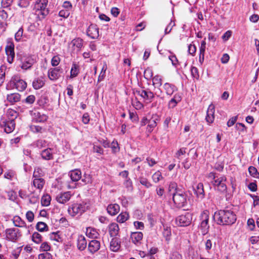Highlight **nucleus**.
<instances>
[{
	"mask_svg": "<svg viewBox=\"0 0 259 259\" xmlns=\"http://www.w3.org/2000/svg\"><path fill=\"white\" fill-rule=\"evenodd\" d=\"M213 219L220 225H231L236 221V215L234 212L230 209L220 210L213 215Z\"/></svg>",
	"mask_w": 259,
	"mask_h": 259,
	"instance_id": "f257e3e1",
	"label": "nucleus"
},
{
	"mask_svg": "<svg viewBox=\"0 0 259 259\" xmlns=\"http://www.w3.org/2000/svg\"><path fill=\"white\" fill-rule=\"evenodd\" d=\"M48 4V0H36L34 10L37 18L39 20L44 19L49 13V10L47 8Z\"/></svg>",
	"mask_w": 259,
	"mask_h": 259,
	"instance_id": "f03ea898",
	"label": "nucleus"
},
{
	"mask_svg": "<svg viewBox=\"0 0 259 259\" xmlns=\"http://www.w3.org/2000/svg\"><path fill=\"white\" fill-rule=\"evenodd\" d=\"M209 177L212 179L211 183L215 189L221 193L227 192V187L226 184L227 179L225 176L219 177L215 176V173L210 172L209 174Z\"/></svg>",
	"mask_w": 259,
	"mask_h": 259,
	"instance_id": "7ed1b4c3",
	"label": "nucleus"
},
{
	"mask_svg": "<svg viewBox=\"0 0 259 259\" xmlns=\"http://www.w3.org/2000/svg\"><path fill=\"white\" fill-rule=\"evenodd\" d=\"M88 208L87 203L84 202L75 203L68 208V211L70 215L75 217L80 215Z\"/></svg>",
	"mask_w": 259,
	"mask_h": 259,
	"instance_id": "20e7f679",
	"label": "nucleus"
},
{
	"mask_svg": "<svg viewBox=\"0 0 259 259\" xmlns=\"http://www.w3.org/2000/svg\"><path fill=\"white\" fill-rule=\"evenodd\" d=\"M173 201L177 207L181 208L187 203V195L181 190L172 194Z\"/></svg>",
	"mask_w": 259,
	"mask_h": 259,
	"instance_id": "39448f33",
	"label": "nucleus"
},
{
	"mask_svg": "<svg viewBox=\"0 0 259 259\" xmlns=\"http://www.w3.org/2000/svg\"><path fill=\"white\" fill-rule=\"evenodd\" d=\"M5 235L8 240L13 242L16 241L21 236L19 230L16 228L7 229Z\"/></svg>",
	"mask_w": 259,
	"mask_h": 259,
	"instance_id": "423d86ee",
	"label": "nucleus"
},
{
	"mask_svg": "<svg viewBox=\"0 0 259 259\" xmlns=\"http://www.w3.org/2000/svg\"><path fill=\"white\" fill-rule=\"evenodd\" d=\"M176 223L180 226H187L189 225L192 221V215L189 213L185 215H181L176 218Z\"/></svg>",
	"mask_w": 259,
	"mask_h": 259,
	"instance_id": "0eeeda50",
	"label": "nucleus"
},
{
	"mask_svg": "<svg viewBox=\"0 0 259 259\" xmlns=\"http://www.w3.org/2000/svg\"><path fill=\"white\" fill-rule=\"evenodd\" d=\"M87 34L92 39H97L99 36V28L96 24H91L87 29Z\"/></svg>",
	"mask_w": 259,
	"mask_h": 259,
	"instance_id": "6e6552de",
	"label": "nucleus"
},
{
	"mask_svg": "<svg viewBox=\"0 0 259 259\" xmlns=\"http://www.w3.org/2000/svg\"><path fill=\"white\" fill-rule=\"evenodd\" d=\"M31 115L33 121L36 122H43L47 120V116L38 111L34 110L31 111Z\"/></svg>",
	"mask_w": 259,
	"mask_h": 259,
	"instance_id": "1a4fd4ad",
	"label": "nucleus"
},
{
	"mask_svg": "<svg viewBox=\"0 0 259 259\" xmlns=\"http://www.w3.org/2000/svg\"><path fill=\"white\" fill-rule=\"evenodd\" d=\"M11 82L14 84L16 89L19 91H23L27 87L26 82L18 76L13 77Z\"/></svg>",
	"mask_w": 259,
	"mask_h": 259,
	"instance_id": "9d476101",
	"label": "nucleus"
},
{
	"mask_svg": "<svg viewBox=\"0 0 259 259\" xmlns=\"http://www.w3.org/2000/svg\"><path fill=\"white\" fill-rule=\"evenodd\" d=\"M21 67L22 69L27 70L31 67L34 63V60L31 57H23L21 59Z\"/></svg>",
	"mask_w": 259,
	"mask_h": 259,
	"instance_id": "9b49d317",
	"label": "nucleus"
},
{
	"mask_svg": "<svg viewBox=\"0 0 259 259\" xmlns=\"http://www.w3.org/2000/svg\"><path fill=\"white\" fill-rule=\"evenodd\" d=\"M5 50L7 55L8 62L11 64L13 63L15 57L14 44L13 43H10L6 46Z\"/></svg>",
	"mask_w": 259,
	"mask_h": 259,
	"instance_id": "f8f14e48",
	"label": "nucleus"
},
{
	"mask_svg": "<svg viewBox=\"0 0 259 259\" xmlns=\"http://www.w3.org/2000/svg\"><path fill=\"white\" fill-rule=\"evenodd\" d=\"M2 126L4 128L5 132L9 134L12 133L15 127V122L13 119H8L6 121H3Z\"/></svg>",
	"mask_w": 259,
	"mask_h": 259,
	"instance_id": "ddd939ff",
	"label": "nucleus"
},
{
	"mask_svg": "<svg viewBox=\"0 0 259 259\" xmlns=\"http://www.w3.org/2000/svg\"><path fill=\"white\" fill-rule=\"evenodd\" d=\"M137 93L138 95L144 99L149 101L150 102H151L154 97V94L149 90L141 89L139 91H137Z\"/></svg>",
	"mask_w": 259,
	"mask_h": 259,
	"instance_id": "4468645a",
	"label": "nucleus"
},
{
	"mask_svg": "<svg viewBox=\"0 0 259 259\" xmlns=\"http://www.w3.org/2000/svg\"><path fill=\"white\" fill-rule=\"evenodd\" d=\"M62 69L59 67L50 69L48 71V77L52 80H57L60 76Z\"/></svg>",
	"mask_w": 259,
	"mask_h": 259,
	"instance_id": "2eb2a0df",
	"label": "nucleus"
},
{
	"mask_svg": "<svg viewBox=\"0 0 259 259\" xmlns=\"http://www.w3.org/2000/svg\"><path fill=\"white\" fill-rule=\"evenodd\" d=\"M214 111H215V108L213 104H210L208 106L207 111V114L205 117V120L206 122L208 124L212 123L214 119Z\"/></svg>",
	"mask_w": 259,
	"mask_h": 259,
	"instance_id": "dca6fc26",
	"label": "nucleus"
},
{
	"mask_svg": "<svg viewBox=\"0 0 259 259\" xmlns=\"http://www.w3.org/2000/svg\"><path fill=\"white\" fill-rule=\"evenodd\" d=\"M53 149L47 148L42 150L40 153L41 158L46 160H52L54 159Z\"/></svg>",
	"mask_w": 259,
	"mask_h": 259,
	"instance_id": "f3484780",
	"label": "nucleus"
},
{
	"mask_svg": "<svg viewBox=\"0 0 259 259\" xmlns=\"http://www.w3.org/2000/svg\"><path fill=\"white\" fill-rule=\"evenodd\" d=\"M71 196V194L70 192H65L58 194L56 199L58 202L64 204L69 200Z\"/></svg>",
	"mask_w": 259,
	"mask_h": 259,
	"instance_id": "a211bd4d",
	"label": "nucleus"
},
{
	"mask_svg": "<svg viewBox=\"0 0 259 259\" xmlns=\"http://www.w3.org/2000/svg\"><path fill=\"white\" fill-rule=\"evenodd\" d=\"M194 193L197 197L202 200L205 197L203 185L201 183H198L196 187H194Z\"/></svg>",
	"mask_w": 259,
	"mask_h": 259,
	"instance_id": "6ab92c4d",
	"label": "nucleus"
},
{
	"mask_svg": "<svg viewBox=\"0 0 259 259\" xmlns=\"http://www.w3.org/2000/svg\"><path fill=\"white\" fill-rule=\"evenodd\" d=\"M159 120L158 116L155 114L152 115V117L148 121V124L147 127L148 133H151L154 128L157 125V121Z\"/></svg>",
	"mask_w": 259,
	"mask_h": 259,
	"instance_id": "aec40b11",
	"label": "nucleus"
},
{
	"mask_svg": "<svg viewBox=\"0 0 259 259\" xmlns=\"http://www.w3.org/2000/svg\"><path fill=\"white\" fill-rule=\"evenodd\" d=\"M143 237V233L141 232H133L131 235L132 241L136 245H139L141 243Z\"/></svg>",
	"mask_w": 259,
	"mask_h": 259,
	"instance_id": "412c9836",
	"label": "nucleus"
},
{
	"mask_svg": "<svg viewBox=\"0 0 259 259\" xmlns=\"http://www.w3.org/2000/svg\"><path fill=\"white\" fill-rule=\"evenodd\" d=\"M100 248V242L96 240H93L89 242L88 249L90 252L94 253Z\"/></svg>",
	"mask_w": 259,
	"mask_h": 259,
	"instance_id": "4be33fe9",
	"label": "nucleus"
},
{
	"mask_svg": "<svg viewBox=\"0 0 259 259\" xmlns=\"http://www.w3.org/2000/svg\"><path fill=\"white\" fill-rule=\"evenodd\" d=\"M163 88L168 96H171L175 92L177 91V88L174 84L168 82L163 84Z\"/></svg>",
	"mask_w": 259,
	"mask_h": 259,
	"instance_id": "5701e85b",
	"label": "nucleus"
},
{
	"mask_svg": "<svg viewBox=\"0 0 259 259\" xmlns=\"http://www.w3.org/2000/svg\"><path fill=\"white\" fill-rule=\"evenodd\" d=\"M21 96L18 93H12L8 94L7 96V100L11 104L13 105L15 103L20 101Z\"/></svg>",
	"mask_w": 259,
	"mask_h": 259,
	"instance_id": "b1692460",
	"label": "nucleus"
},
{
	"mask_svg": "<svg viewBox=\"0 0 259 259\" xmlns=\"http://www.w3.org/2000/svg\"><path fill=\"white\" fill-rule=\"evenodd\" d=\"M108 230L110 236L115 237L118 234L119 228L117 224L112 223L109 225Z\"/></svg>",
	"mask_w": 259,
	"mask_h": 259,
	"instance_id": "393cba45",
	"label": "nucleus"
},
{
	"mask_svg": "<svg viewBox=\"0 0 259 259\" xmlns=\"http://www.w3.org/2000/svg\"><path fill=\"white\" fill-rule=\"evenodd\" d=\"M108 213L111 215H115L117 214L120 210V206L116 203L108 205L107 207Z\"/></svg>",
	"mask_w": 259,
	"mask_h": 259,
	"instance_id": "a878e982",
	"label": "nucleus"
},
{
	"mask_svg": "<svg viewBox=\"0 0 259 259\" xmlns=\"http://www.w3.org/2000/svg\"><path fill=\"white\" fill-rule=\"evenodd\" d=\"M87 242L85 237L83 235H79L78 237L77 246V248L80 250H83L87 247Z\"/></svg>",
	"mask_w": 259,
	"mask_h": 259,
	"instance_id": "bb28decb",
	"label": "nucleus"
},
{
	"mask_svg": "<svg viewBox=\"0 0 259 259\" xmlns=\"http://www.w3.org/2000/svg\"><path fill=\"white\" fill-rule=\"evenodd\" d=\"M69 176L73 182H77L81 178V172L79 169H74L69 172Z\"/></svg>",
	"mask_w": 259,
	"mask_h": 259,
	"instance_id": "cd10ccee",
	"label": "nucleus"
},
{
	"mask_svg": "<svg viewBox=\"0 0 259 259\" xmlns=\"http://www.w3.org/2000/svg\"><path fill=\"white\" fill-rule=\"evenodd\" d=\"M13 222L16 227H26V224L24 221L22 220L21 218L18 215L14 217L13 219Z\"/></svg>",
	"mask_w": 259,
	"mask_h": 259,
	"instance_id": "c85d7f7f",
	"label": "nucleus"
},
{
	"mask_svg": "<svg viewBox=\"0 0 259 259\" xmlns=\"http://www.w3.org/2000/svg\"><path fill=\"white\" fill-rule=\"evenodd\" d=\"M181 100V96L178 94H175L168 103V107L170 108H173L176 106L177 104Z\"/></svg>",
	"mask_w": 259,
	"mask_h": 259,
	"instance_id": "c756f323",
	"label": "nucleus"
},
{
	"mask_svg": "<svg viewBox=\"0 0 259 259\" xmlns=\"http://www.w3.org/2000/svg\"><path fill=\"white\" fill-rule=\"evenodd\" d=\"M120 247V241L117 238H113L110 242V249L113 251H117Z\"/></svg>",
	"mask_w": 259,
	"mask_h": 259,
	"instance_id": "7c9ffc66",
	"label": "nucleus"
},
{
	"mask_svg": "<svg viewBox=\"0 0 259 259\" xmlns=\"http://www.w3.org/2000/svg\"><path fill=\"white\" fill-rule=\"evenodd\" d=\"M44 84L45 82L44 80L40 78H35L32 82L33 87L36 90L40 89Z\"/></svg>",
	"mask_w": 259,
	"mask_h": 259,
	"instance_id": "2f4dec72",
	"label": "nucleus"
},
{
	"mask_svg": "<svg viewBox=\"0 0 259 259\" xmlns=\"http://www.w3.org/2000/svg\"><path fill=\"white\" fill-rule=\"evenodd\" d=\"M45 184V180L42 178H35L33 180V185L37 189L41 190Z\"/></svg>",
	"mask_w": 259,
	"mask_h": 259,
	"instance_id": "473e14b6",
	"label": "nucleus"
},
{
	"mask_svg": "<svg viewBox=\"0 0 259 259\" xmlns=\"http://www.w3.org/2000/svg\"><path fill=\"white\" fill-rule=\"evenodd\" d=\"M128 213L126 212H121L117 217V221L119 223H123L128 220Z\"/></svg>",
	"mask_w": 259,
	"mask_h": 259,
	"instance_id": "72a5a7b5",
	"label": "nucleus"
},
{
	"mask_svg": "<svg viewBox=\"0 0 259 259\" xmlns=\"http://www.w3.org/2000/svg\"><path fill=\"white\" fill-rule=\"evenodd\" d=\"M34 145L39 149L47 148L49 146L48 142L45 140H38L34 143Z\"/></svg>",
	"mask_w": 259,
	"mask_h": 259,
	"instance_id": "f704fd0d",
	"label": "nucleus"
},
{
	"mask_svg": "<svg viewBox=\"0 0 259 259\" xmlns=\"http://www.w3.org/2000/svg\"><path fill=\"white\" fill-rule=\"evenodd\" d=\"M86 234L89 237L93 238H97L99 235L96 229L91 227H89L87 228Z\"/></svg>",
	"mask_w": 259,
	"mask_h": 259,
	"instance_id": "c9c22d12",
	"label": "nucleus"
},
{
	"mask_svg": "<svg viewBox=\"0 0 259 259\" xmlns=\"http://www.w3.org/2000/svg\"><path fill=\"white\" fill-rule=\"evenodd\" d=\"M180 190H178L177 188V184L176 183L174 182H170L169 184L168 188V194L170 196L172 195L173 193H175L176 191H178Z\"/></svg>",
	"mask_w": 259,
	"mask_h": 259,
	"instance_id": "e433bc0d",
	"label": "nucleus"
},
{
	"mask_svg": "<svg viewBox=\"0 0 259 259\" xmlns=\"http://www.w3.org/2000/svg\"><path fill=\"white\" fill-rule=\"evenodd\" d=\"M79 73V69L78 66L75 63H73L72 64L71 70H70V75L69 76L70 78H74L77 76Z\"/></svg>",
	"mask_w": 259,
	"mask_h": 259,
	"instance_id": "4c0bfd02",
	"label": "nucleus"
},
{
	"mask_svg": "<svg viewBox=\"0 0 259 259\" xmlns=\"http://www.w3.org/2000/svg\"><path fill=\"white\" fill-rule=\"evenodd\" d=\"M153 85L155 88L160 90L159 87L162 85V79L159 75H155L152 78Z\"/></svg>",
	"mask_w": 259,
	"mask_h": 259,
	"instance_id": "58836bf2",
	"label": "nucleus"
},
{
	"mask_svg": "<svg viewBox=\"0 0 259 259\" xmlns=\"http://www.w3.org/2000/svg\"><path fill=\"white\" fill-rule=\"evenodd\" d=\"M83 40L81 38L78 37L73 39L71 41V44L73 46L76 47L77 49L80 50L83 46Z\"/></svg>",
	"mask_w": 259,
	"mask_h": 259,
	"instance_id": "ea45409f",
	"label": "nucleus"
},
{
	"mask_svg": "<svg viewBox=\"0 0 259 259\" xmlns=\"http://www.w3.org/2000/svg\"><path fill=\"white\" fill-rule=\"evenodd\" d=\"M50 238L51 240L56 241L58 242H61L62 241V239L59 234V232L51 233L50 234Z\"/></svg>",
	"mask_w": 259,
	"mask_h": 259,
	"instance_id": "a19ab883",
	"label": "nucleus"
},
{
	"mask_svg": "<svg viewBox=\"0 0 259 259\" xmlns=\"http://www.w3.org/2000/svg\"><path fill=\"white\" fill-rule=\"evenodd\" d=\"M18 115V113L13 109H9L7 110V115L9 119H13L15 120V119L17 117Z\"/></svg>",
	"mask_w": 259,
	"mask_h": 259,
	"instance_id": "79ce46f5",
	"label": "nucleus"
},
{
	"mask_svg": "<svg viewBox=\"0 0 259 259\" xmlns=\"http://www.w3.org/2000/svg\"><path fill=\"white\" fill-rule=\"evenodd\" d=\"M248 172L249 174L254 178H259V172L257 169L252 166H250L248 167Z\"/></svg>",
	"mask_w": 259,
	"mask_h": 259,
	"instance_id": "37998d69",
	"label": "nucleus"
},
{
	"mask_svg": "<svg viewBox=\"0 0 259 259\" xmlns=\"http://www.w3.org/2000/svg\"><path fill=\"white\" fill-rule=\"evenodd\" d=\"M6 67L5 66H2L0 67V86L4 83L5 80Z\"/></svg>",
	"mask_w": 259,
	"mask_h": 259,
	"instance_id": "c03bdc74",
	"label": "nucleus"
},
{
	"mask_svg": "<svg viewBox=\"0 0 259 259\" xmlns=\"http://www.w3.org/2000/svg\"><path fill=\"white\" fill-rule=\"evenodd\" d=\"M209 211L207 210H204L200 215V220L201 222H205L208 224Z\"/></svg>",
	"mask_w": 259,
	"mask_h": 259,
	"instance_id": "a18cd8bd",
	"label": "nucleus"
},
{
	"mask_svg": "<svg viewBox=\"0 0 259 259\" xmlns=\"http://www.w3.org/2000/svg\"><path fill=\"white\" fill-rule=\"evenodd\" d=\"M51 198L50 195H44L41 200V204L43 206H47L50 205Z\"/></svg>",
	"mask_w": 259,
	"mask_h": 259,
	"instance_id": "49530a36",
	"label": "nucleus"
},
{
	"mask_svg": "<svg viewBox=\"0 0 259 259\" xmlns=\"http://www.w3.org/2000/svg\"><path fill=\"white\" fill-rule=\"evenodd\" d=\"M32 240L34 242L39 244L42 241V236L38 233L34 232L32 234Z\"/></svg>",
	"mask_w": 259,
	"mask_h": 259,
	"instance_id": "de8ad7c7",
	"label": "nucleus"
},
{
	"mask_svg": "<svg viewBox=\"0 0 259 259\" xmlns=\"http://www.w3.org/2000/svg\"><path fill=\"white\" fill-rule=\"evenodd\" d=\"M209 228V226L207 223L201 222L200 229L201 230V233L203 235L206 234L208 233Z\"/></svg>",
	"mask_w": 259,
	"mask_h": 259,
	"instance_id": "09e8293b",
	"label": "nucleus"
},
{
	"mask_svg": "<svg viewBox=\"0 0 259 259\" xmlns=\"http://www.w3.org/2000/svg\"><path fill=\"white\" fill-rule=\"evenodd\" d=\"M152 180L155 183H158L159 181L163 179V178L159 171H157L152 175Z\"/></svg>",
	"mask_w": 259,
	"mask_h": 259,
	"instance_id": "8fccbe9b",
	"label": "nucleus"
},
{
	"mask_svg": "<svg viewBox=\"0 0 259 259\" xmlns=\"http://www.w3.org/2000/svg\"><path fill=\"white\" fill-rule=\"evenodd\" d=\"M36 229L40 232H44L48 228L47 225L42 222H38L36 226Z\"/></svg>",
	"mask_w": 259,
	"mask_h": 259,
	"instance_id": "3c124183",
	"label": "nucleus"
},
{
	"mask_svg": "<svg viewBox=\"0 0 259 259\" xmlns=\"http://www.w3.org/2000/svg\"><path fill=\"white\" fill-rule=\"evenodd\" d=\"M107 66L106 65H104L102 68L101 71L99 74V76L98 78V82H101V81L103 80L105 77V72L107 70Z\"/></svg>",
	"mask_w": 259,
	"mask_h": 259,
	"instance_id": "603ef678",
	"label": "nucleus"
},
{
	"mask_svg": "<svg viewBox=\"0 0 259 259\" xmlns=\"http://www.w3.org/2000/svg\"><path fill=\"white\" fill-rule=\"evenodd\" d=\"M153 73L151 69L149 68H146L144 72V75L145 78L148 80L151 78L153 76Z\"/></svg>",
	"mask_w": 259,
	"mask_h": 259,
	"instance_id": "864d4df0",
	"label": "nucleus"
},
{
	"mask_svg": "<svg viewBox=\"0 0 259 259\" xmlns=\"http://www.w3.org/2000/svg\"><path fill=\"white\" fill-rule=\"evenodd\" d=\"M191 72L192 77L198 80L199 78V74L198 69L196 67H192L191 69Z\"/></svg>",
	"mask_w": 259,
	"mask_h": 259,
	"instance_id": "5fc2aeb1",
	"label": "nucleus"
},
{
	"mask_svg": "<svg viewBox=\"0 0 259 259\" xmlns=\"http://www.w3.org/2000/svg\"><path fill=\"white\" fill-rule=\"evenodd\" d=\"M112 149V152L113 153H116L119 151V147L118 146V144L116 141H113L110 146Z\"/></svg>",
	"mask_w": 259,
	"mask_h": 259,
	"instance_id": "6e6d98bb",
	"label": "nucleus"
},
{
	"mask_svg": "<svg viewBox=\"0 0 259 259\" xmlns=\"http://www.w3.org/2000/svg\"><path fill=\"white\" fill-rule=\"evenodd\" d=\"M38 259H52V255L51 253L45 252L39 254L38 256Z\"/></svg>",
	"mask_w": 259,
	"mask_h": 259,
	"instance_id": "4d7b16f0",
	"label": "nucleus"
},
{
	"mask_svg": "<svg viewBox=\"0 0 259 259\" xmlns=\"http://www.w3.org/2000/svg\"><path fill=\"white\" fill-rule=\"evenodd\" d=\"M23 30L22 28H20L17 32L15 33V39L17 41H20L22 37Z\"/></svg>",
	"mask_w": 259,
	"mask_h": 259,
	"instance_id": "13d9d810",
	"label": "nucleus"
},
{
	"mask_svg": "<svg viewBox=\"0 0 259 259\" xmlns=\"http://www.w3.org/2000/svg\"><path fill=\"white\" fill-rule=\"evenodd\" d=\"M70 15V12L68 10H62L59 12V16L64 18H67Z\"/></svg>",
	"mask_w": 259,
	"mask_h": 259,
	"instance_id": "bf43d9fd",
	"label": "nucleus"
},
{
	"mask_svg": "<svg viewBox=\"0 0 259 259\" xmlns=\"http://www.w3.org/2000/svg\"><path fill=\"white\" fill-rule=\"evenodd\" d=\"M140 182L142 185L145 186L146 188L151 187V184L148 181V180L144 178H141L140 179Z\"/></svg>",
	"mask_w": 259,
	"mask_h": 259,
	"instance_id": "052dcab7",
	"label": "nucleus"
},
{
	"mask_svg": "<svg viewBox=\"0 0 259 259\" xmlns=\"http://www.w3.org/2000/svg\"><path fill=\"white\" fill-rule=\"evenodd\" d=\"M60 62V58L58 56H54L51 60V64L53 66H57Z\"/></svg>",
	"mask_w": 259,
	"mask_h": 259,
	"instance_id": "680f3d73",
	"label": "nucleus"
},
{
	"mask_svg": "<svg viewBox=\"0 0 259 259\" xmlns=\"http://www.w3.org/2000/svg\"><path fill=\"white\" fill-rule=\"evenodd\" d=\"M30 3L27 0H20L18 5L21 8H27L29 6Z\"/></svg>",
	"mask_w": 259,
	"mask_h": 259,
	"instance_id": "e2e57ef3",
	"label": "nucleus"
},
{
	"mask_svg": "<svg viewBox=\"0 0 259 259\" xmlns=\"http://www.w3.org/2000/svg\"><path fill=\"white\" fill-rule=\"evenodd\" d=\"M236 128L240 132H244L246 131L245 125L241 123H237L235 125Z\"/></svg>",
	"mask_w": 259,
	"mask_h": 259,
	"instance_id": "0e129e2a",
	"label": "nucleus"
},
{
	"mask_svg": "<svg viewBox=\"0 0 259 259\" xmlns=\"http://www.w3.org/2000/svg\"><path fill=\"white\" fill-rule=\"evenodd\" d=\"M188 53L191 55H194L196 51V47L194 45L190 44L188 46Z\"/></svg>",
	"mask_w": 259,
	"mask_h": 259,
	"instance_id": "69168bd1",
	"label": "nucleus"
},
{
	"mask_svg": "<svg viewBox=\"0 0 259 259\" xmlns=\"http://www.w3.org/2000/svg\"><path fill=\"white\" fill-rule=\"evenodd\" d=\"M40 250L44 251H48L50 250L51 247L47 242L42 243L40 247Z\"/></svg>",
	"mask_w": 259,
	"mask_h": 259,
	"instance_id": "338daca9",
	"label": "nucleus"
},
{
	"mask_svg": "<svg viewBox=\"0 0 259 259\" xmlns=\"http://www.w3.org/2000/svg\"><path fill=\"white\" fill-rule=\"evenodd\" d=\"M26 218L29 222H33L34 220V214L31 211H28L26 214Z\"/></svg>",
	"mask_w": 259,
	"mask_h": 259,
	"instance_id": "774afa93",
	"label": "nucleus"
}]
</instances>
